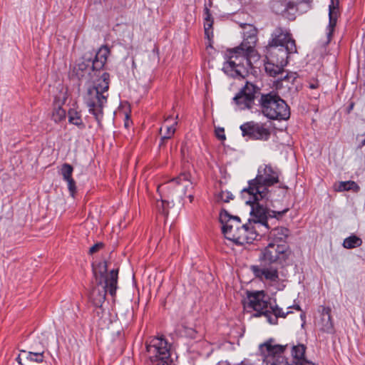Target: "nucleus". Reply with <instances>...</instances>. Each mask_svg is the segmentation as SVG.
I'll return each instance as SVG.
<instances>
[{
	"mask_svg": "<svg viewBox=\"0 0 365 365\" xmlns=\"http://www.w3.org/2000/svg\"><path fill=\"white\" fill-rule=\"evenodd\" d=\"M338 1L337 0H331V4L329 6V22L327 27L328 33L327 38L329 41L331 37L332 36L334 29L336 25V21L338 17Z\"/></svg>",
	"mask_w": 365,
	"mask_h": 365,
	"instance_id": "nucleus-20",
	"label": "nucleus"
},
{
	"mask_svg": "<svg viewBox=\"0 0 365 365\" xmlns=\"http://www.w3.org/2000/svg\"><path fill=\"white\" fill-rule=\"evenodd\" d=\"M362 240L356 235H351L344 240L343 246L346 249H352L361 246Z\"/></svg>",
	"mask_w": 365,
	"mask_h": 365,
	"instance_id": "nucleus-27",
	"label": "nucleus"
},
{
	"mask_svg": "<svg viewBox=\"0 0 365 365\" xmlns=\"http://www.w3.org/2000/svg\"><path fill=\"white\" fill-rule=\"evenodd\" d=\"M92 69V66H90V61H88V63H86L85 62H82L78 64L77 66V70L81 71L82 73H78V76H81V77H83L85 75V73L89 72V71ZM90 74V73H88Z\"/></svg>",
	"mask_w": 365,
	"mask_h": 365,
	"instance_id": "nucleus-33",
	"label": "nucleus"
},
{
	"mask_svg": "<svg viewBox=\"0 0 365 365\" xmlns=\"http://www.w3.org/2000/svg\"><path fill=\"white\" fill-rule=\"evenodd\" d=\"M250 34L248 36L250 41L242 43L237 47L226 51L222 70L232 78H245L252 68L250 57L255 52L254 44L256 41V31L249 25Z\"/></svg>",
	"mask_w": 365,
	"mask_h": 365,
	"instance_id": "nucleus-2",
	"label": "nucleus"
},
{
	"mask_svg": "<svg viewBox=\"0 0 365 365\" xmlns=\"http://www.w3.org/2000/svg\"><path fill=\"white\" fill-rule=\"evenodd\" d=\"M224 132V128H218L216 130V135L220 140H225L226 138Z\"/></svg>",
	"mask_w": 365,
	"mask_h": 365,
	"instance_id": "nucleus-38",
	"label": "nucleus"
},
{
	"mask_svg": "<svg viewBox=\"0 0 365 365\" xmlns=\"http://www.w3.org/2000/svg\"><path fill=\"white\" fill-rule=\"evenodd\" d=\"M146 350L152 361H164L170 357V346L163 337H155L146 344Z\"/></svg>",
	"mask_w": 365,
	"mask_h": 365,
	"instance_id": "nucleus-12",
	"label": "nucleus"
},
{
	"mask_svg": "<svg viewBox=\"0 0 365 365\" xmlns=\"http://www.w3.org/2000/svg\"><path fill=\"white\" fill-rule=\"evenodd\" d=\"M267 51L270 53L275 51L276 53H281L283 51L288 57L289 54L297 53L295 40L292 38L290 31L282 26L276 27L271 34Z\"/></svg>",
	"mask_w": 365,
	"mask_h": 365,
	"instance_id": "nucleus-6",
	"label": "nucleus"
},
{
	"mask_svg": "<svg viewBox=\"0 0 365 365\" xmlns=\"http://www.w3.org/2000/svg\"><path fill=\"white\" fill-rule=\"evenodd\" d=\"M280 171L270 164L260 165L256 177L248 181V186L241 191V196L247 205H252L250 215L259 222L267 225L269 217L280 218L287 211L274 210L272 202L269 200L271 188L279 182Z\"/></svg>",
	"mask_w": 365,
	"mask_h": 365,
	"instance_id": "nucleus-1",
	"label": "nucleus"
},
{
	"mask_svg": "<svg viewBox=\"0 0 365 365\" xmlns=\"http://www.w3.org/2000/svg\"><path fill=\"white\" fill-rule=\"evenodd\" d=\"M258 92V88L250 83H247L233 100L240 109H251L255 104V98Z\"/></svg>",
	"mask_w": 365,
	"mask_h": 365,
	"instance_id": "nucleus-14",
	"label": "nucleus"
},
{
	"mask_svg": "<svg viewBox=\"0 0 365 365\" xmlns=\"http://www.w3.org/2000/svg\"><path fill=\"white\" fill-rule=\"evenodd\" d=\"M73 171V168L72 165L68 163H64L61 170V173L63 176V179L64 180H68L70 178H72V174Z\"/></svg>",
	"mask_w": 365,
	"mask_h": 365,
	"instance_id": "nucleus-30",
	"label": "nucleus"
},
{
	"mask_svg": "<svg viewBox=\"0 0 365 365\" xmlns=\"http://www.w3.org/2000/svg\"><path fill=\"white\" fill-rule=\"evenodd\" d=\"M109 53L110 51L107 46H102L99 48L92 61L93 71H98L104 66Z\"/></svg>",
	"mask_w": 365,
	"mask_h": 365,
	"instance_id": "nucleus-21",
	"label": "nucleus"
},
{
	"mask_svg": "<svg viewBox=\"0 0 365 365\" xmlns=\"http://www.w3.org/2000/svg\"><path fill=\"white\" fill-rule=\"evenodd\" d=\"M168 188H173L174 192L180 198H182L190 190L192 189V183L190 180V174L182 173L176 178L170 180L166 185Z\"/></svg>",
	"mask_w": 365,
	"mask_h": 365,
	"instance_id": "nucleus-17",
	"label": "nucleus"
},
{
	"mask_svg": "<svg viewBox=\"0 0 365 365\" xmlns=\"http://www.w3.org/2000/svg\"><path fill=\"white\" fill-rule=\"evenodd\" d=\"M233 199V195L229 191H221L216 195L217 202H229Z\"/></svg>",
	"mask_w": 365,
	"mask_h": 365,
	"instance_id": "nucleus-32",
	"label": "nucleus"
},
{
	"mask_svg": "<svg viewBox=\"0 0 365 365\" xmlns=\"http://www.w3.org/2000/svg\"><path fill=\"white\" fill-rule=\"evenodd\" d=\"M269 8L274 14L294 21L299 10V2L293 0H272L269 2Z\"/></svg>",
	"mask_w": 365,
	"mask_h": 365,
	"instance_id": "nucleus-10",
	"label": "nucleus"
},
{
	"mask_svg": "<svg viewBox=\"0 0 365 365\" xmlns=\"http://www.w3.org/2000/svg\"><path fill=\"white\" fill-rule=\"evenodd\" d=\"M296 73H292L290 75L289 74H287L286 76H283L281 78V79H283V80H289L290 78L292 79V81L296 78V76H295Z\"/></svg>",
	"mask_w": 365,
	"mask_h": 365,
	"instance_id": "nucleus-40",
	"label": "nucleus"
},
{
	"mask_svg": "<svg viewBox=\"0 0 365 365\" xmlns=\"http://www.w3.org/2000/svg\"><path fill=\"white\" fill-rule=\"evenodd\" d=\"M331 309L330 307H322L321 310V318L318 322L319 329L329 334L334 333V323L331 316Z\"/></svg>",
	"mask_w": 365,
	"mask_h": 365,
	"instance_id": "nucleus-18",
	"label": "nucleus"
},
{
	"mask_svg": "<svg viewBox=\"0 0 365 365\" xmlns=\"http://www.w3.org/2000/svg\"><path fill=\"white\" fill-rule=\"evenodd\" d=\"M188 198H189V200H190V202H192V200H193V198H194L193 195H192V194H189V195H188Z\"/></svg>",
	"mask_w": 365,
	"mask_h": 365,
	"instance_id": "nucleus-43",
	"label": "nucleus"
},
{
	"mask_svg": "<svg viewBox=\"0 0 365 365\" xmlns=\"http://www.w3.org/2000/svg\"><path fill=\"white\" fill-rule=\"evenodd\" d=\"M98 267L99 270H95L94 274L97 280L98 274H99L101 279L98 284H102V280H104V285L101 288L99 286L93 287L90 293V299L96 307H101L105 302L107 292L113 297L115 295L118 269H113L107 274L108 266L106 262L99 263Z\"/></svg>",
	"mask_w": 365,
	"mask_h": 365,
	"instance_id": "nucleus-4",
	"label": "nucleus"
},
{
	"mask_svg": "<svg viewBox=\"0 0 365 365\" xmlns=\"http://www.w3.org/2000/svg\"><path fill=\"white\" fill-rule=\"evenodd\" d=\"M267 61L264 63V69L270 76L275 77L278 74H282L284 67L288 63V56L284 52L276 53L275 51L272 53L267 51Z\"/></svg>",
	"mask_w": 365,
	"mask_h": 365,
	"instance_id": "nucleus-11",
	"label": "nucleus"
},
{
	"mask_svg": "<svg viewBox=\"0 0 365 365\" xmlns=\"http://www.w3.org/2000/svg\"><path fill=\"white\" fill-rule=\"evenodd\" d=\"M110 75L104 72L93 87L88 88L83 96V101L99 125L103 117V107L107 103Z\"/></svg>",
	"mask_w": 365,
	"mask_h": 365,
	"instance_id": "nucleus-3",
	"label": "nucleus"
},
{
	"mask_svg": "<svg viewBox=\"0 0 365 365\" xmlns=\"http://www.w3.org/2000/svg\"><path fill=\"white\" fill-rule=\"evenodd\" d=\"M356 139L359 141V148H361L363 146L365 145V133L361 135H358Z\"/></svg>",
	"mask_w": 365,
	"mask_h": 365,
	"instance_id": "nucleus-37",
	"label": "nucleus"
},
{
	"mask_svg": "<svg viewBox=\"0 0 365 365\" xmlns=\"http://www.w3.org/2000/svg\"><path fill=\"white\" fill-rule=\"evenodd\" d=\"M66 112L61 106H57L53 108L52 118L56 123L61 122L66 119Z\"/></svg>",
	"mask_w": 365,
	"mask_h": 365,
	"instance_id": "nucleus-29",
	"label": "nucleus"
},
{
	"mask_svg": "<svg viewBox=\"0 0 365 365\" xmlns=\"http://www.w3.org/2000/svg\"><path fill=\"white\" fill-rule=\"evenodd\" d=\"M259 106L262 114L271 120H287L290 111L288 105L279 96L269 93L262 94Z\"/></svg>",
	"mask_w": 365,
	"mask_h": 365,
	"instance_id": "nucleus-5",
	"label": "nucleus"
},
{
	"mask_svg": "<svg viewBox=\"0 0 365 365\" xmlns=\"http://www.w3.org/2000/svg\"><path fill=\"white\" fill-rule=\"evenodd\" d=\"M156 208L160 214L166 216L169 212V202L163 200H158L156 202Z\"/></svg>",
	"mask_w": 365,
	"mask_h": 365,
	"instance_id": "nucleus-31",
	"label": "nucleus"
},
{
	"mask_svg": "<svg viewBox=\"0 0 365 365\" xmlns=\"http://www.w3.org/2000/svg\"><path fill=\"white\" fill-rule=\"evenodd\" d=\"M212 24L213 20H207V21L204 22L205 34L208 39L213 36Z\"/></svg>",
	"mask_w": 365,
	"mask_h": 365,
	"instance_id": "nucleus-34",
	"label": "nucleus"
},
{
	"mask_svg": "<svg viewBox=\"0 0 365 365\" xmlns=\"http://www.w3.org/2000/svg\"><path fill=\"white\" fill-rule=\"evenodd\" d=\"M318 87H319V83L318 82H315V83L309 84V88H312V89H315V88H317Z\"/></svg>",
	"mask_w": 365,
	"mask_h": 365,
	"instance_id": "nucleus-41",
	"label": "nucleus"
},
{
	"mask_svg": "<svg viewBox=\"0 0 365 365\" xmlns=\"http://www.w3.org/2000/svg\"><path fill=\"white\" fill-rule=\"evenodd\" d=\"M237 365H247V364H245L244 362H242V363H240V364H237Z\"/></svg>",
	"mask_w": 365,
	"mask_h": 365,
	"instance_id": "nucleus-45",
	"label": "nucleus"
},
{
	"mask_svg": "<svg viewBox=\"0 0 365 365\" xmlns=\"http://www.w3.org/2000/svg\"><path fill=\"white\" fill-rule=\"evenodd\" d=\"M250 269L256 278L269 285H273L279 279L278 269L273 266L252 265Z\"/></svg>",
	"mask_w": 365,
	"mask_h": 365,
	"instance_id": "nucleus-16",
	"label": "nucleus"
},
{
	"mask_svg": "<svg viewBox=\"0 0 365 365\" xmlns=\"http://www.w3.org/2000/svg\"><path fill=\"white\" fill-rule=\"evenodd\" d=\"M312 0H298V1H295V2H299V5L301 3H305V4H309L312 3Z\"/></svg>",
	"mask_w": 365,
	"mask_h": 365,
	"instance_id": "nucleus-42",
	"label": "nucleus"
},
{
	"mask_svg": "<svg viewBox=\"0 0 365 365\" xmlns=\"http://www.w3.org/2000/svg\"><path fill=\"white\" fill-rule=\"evenodd\" d=\"M21 352L26 353V359L30 361H34L36 363H41L43 361L44 359V351H21Z\"/></svg>",
	"mask_w": 365,
	"mask_h": 365,
	"instance_id": "nucleus-28",
	"label": "nucleus"
},
{
	"mask_svg": "<svg viewBox=\"0 0 365 365\" xmlns=\"http://www.w3.org/2000/svg\"><path fill=\"white\" fill-rule=\"evenodd\" d=\"M103 247V244L101 243V242H98V243H96L94 245H93L90 249H89V254L90 255H93L96 252H97L98 250H100L102 247Z\"/></svg>",
	"mask_w": 365,
	"mask_h": 365,
	"instance_id": "nucleus-36",
	"label": "nucleus"
},
{
	"mask_svg": "<svg viewBox=\"0 0 365 365\" xmlns=\"http://www.w3.org/2000/svg\"><path fill=\"white\" fill-rule=\"evenodd\" d=\"M289 231L285 227H277L272 230L269 235V243L284 244L287 243V239Z\"/></svg>",
	"mask_w": 365,
	"mask_h": 365,
	"instance_id": "nucleus-22",
	"label": "nucleus"
},
{
	"mask_svg": "<svg viewBox=\"0 0 365 365\" xmlns=\"http://www.w3.org/2000/svg\"><path fill=\"white\" fill-rule=\"evenodd\" d=\"M334 189L337 192L353 190L356 192L360 190L359 186L354 181H341L334 185Z\"/></svg>",
	"mask_w": 365,
	"mask_h": 365,
	"instance_id": "nucleus-26",
	"label": "nucleus"
},
{
	"mask_svg": "<svg viewBox=\"0 0 365 365\" xmlns=\"http://www.w3.org/2000/svg\"><path fill=\"white\" fill-rule=\"evenodd\" d=\"M162 365H168L166 362H163Z\"/></svg>",
	"mask_w": 365,
	"mask_h": 365,
	"instance_id": "nucleus-46",
	"label": "nucleus"
},
{
	"mask_svg": "<svg viewBox=\"0 0 365 365\" xmlns=\"http://www.w3.org/2000/svg\"><path fill=\"white\" fill-rule=\"evenodd\" d=\"M68 184V190L72 196H73L74 193L76 191V182L73 178H70L66 180Z\"/></svg>",
	"mask_w": 365,
	"mask_h": 365,
	"instance_id": "nucleus-35",
	"label": "nucleus"
},
{
	"mask_svg": "<svg viewBox=\"0 0 365 365\" xmlns=\"http://www.w3.org/2000/svg\"><path fill=\"white\" fill-rule=\"evenodd\" d=\"M171 120V117H168L160 129V133L162 135L160 146L163 145L165 140L171 138L175 132V125L178 123L176 120H173L172 123H169V121Z\"/></svg>",
	"mask_w": 365,
	"mask_h": 365,
	"instance_id": "nucleus-23",
	"label": "nucleus"
},
{
	"mask_svg": "<svg viewBox=\"0 0 365 365\" xmlns=\"http://www.w3.org/2000/svg\"><path fill=\"white\" fill-rule=\"evenodd\" d=\"M205 21H207V20H212V16H211V14L210 12V10L206 7L205 9Z\"/></svg>",
	"mask_w": 365,
	"mask_h": 365,
	"instance_id": "nucleus-39",
	"label": "nucleus"
},
{
	"mask_svg": "<svg viewBox=\"0 0 365 365\" xmlns=\"http://www.w3.org/2000/svg\"><path fill=\"white\" fill-rule=\"evenodd\" d=\"M243 137H247L253 140L267 141L271 135V131L264 124L249 121L240 127Z\"/></svg>",
	"mask_w": 365,
	"mask_h": 365,
	"instance_id": "nucleus-8",
	"label": "nucleus"
},
{
	"mask_svg": "<svg viewBox=\"0 0 365 365\" xmlns=\"http://www.w3.org/2000/svg\"><path fill=\"white\" fill-rule=\"evenodd\" d=\"M220 221L222 225V232L227 240L238 239V240H244L245 238L237 236L239 227L242 225L240 217L231 216L227 211L222 210L220 214Z\"/></svg>",
	"mask_w": 365,
	"mask_h": 365,
	"instance_id": "nucleus-13",
	"label": "nucleus"
},
{
	"mask_svg": "<svg viewBox=\"0 0 365 365\" xmlns=\"http://www.w3.org/2000/svg\"><path fill=\"white\" fill-rule=\"evenodd\" d=\"M247 300L245 306L252 308L259 313L257 316L267 314L270 311L269 307L274 305V301L267 300L264 291L247 292Z\"/></svg>",
	"mask_w": 365,
	"mask_h": 365,
	"instance_id": "nucleus-9",
	"label": "nucleus"
},
{
	"mask_svg": "<svg viewBox=\"0 0 365 365\" xmlns=\"http://www.w3.org/2000/svg\"><path fill=\"white\" fill-rule=\"evenodd\" d=\"M304 317V314H301V317Z\"/></svg>",
	"mask_w": 365,
	"mask_h": 365,
	"instance_id": "nucleus-47",
	"label": "nucleus"
},
{
	"mask_svg": "<svg viewBox=\"0 0 365 365\" xmlns=\"http://www.w3.org/2000/svg\"><path fill=\"white\" fill-rule=\"evenodd\" d=\"M306 346L304 344L293 345L292 356L295 365H317L304 357Z\"/></svg>",
	"mask_w": 365,
	"mask_h": 365,
	"instance_id": "nucleus-19",
	"label": "nucleus"
},
{
	"mask_svg": "<svg viewBox=\"0 0 365 365\" xmlns=\"http://www.w3.org/2000/svg\"><path fill=\"white\" fill-rule=\"evenodd\" d=\"M294 307H295V309H297V310H300V309H300V307H299V305H297V306H295Z\"/></svg>",
	"mask_w": 365,
	"mask_h": 365,
	"instance_id": "nucleus-44",
	"label": "nucleus"
},
{
	"mask_svg": "<svg viewBox=\"0 0 365 365\" xmlns=\"http://www.w3.org/2000/svg\"><path fill=\"white\" fill-rule=\"evenodd\" d=\"M251 216L252 217V220H249L248 223L242 224V225L239 227L240 228L237 232V236L245 238L244 240H238V239H228L229 240L232 241L236 245H243L245 244L251 243L256 239L257 234L255 231V227L252 225V221H253L254 223H259V222L257 221L256 218L252 215ZM259 224L263 225L261 222H259ZM264 226L268 228L267 224V225H264Z\"/></svg>",
	"mask_w": 365,
	"mask_h": 365,
	"instance_id": "nucleus-15",
	"label": "nucleus"
},
{
	"mask_svg": "<svg viewBox=\"0 0 365 365\" xmlns=\"http://www.w3.org/2000/svg\"><path fill=\"white\" fill-rule=\"evenodd\" d=\"M274 305L269 307V310L267 314H264L267 317L268 322L271 324H277L278 322V317L285 318L287 315L291 312L287 311V312H283L282 309L279 307L274 300Z\"/></svg>",
	"mask_w": 365,
	"mask_h": 365,
	"instance_id": "nucleus-24",
	"label": "nucleus"
},
{
	"mask_svg": "<svg viewBox=\"0 0 365 365\" xmlns=\"http://www.w3.org/2000/svg\"><path fill=\"white\" fill-rule=\"evenodd\" d=\"M291 250L287 243H269L261 252L260 259L264 264H282L291 255Z\"/></svg>",
	"mask_w": 365,
	"mask_h": 365,
	"instance_id": "nucleus-7",
	"label": "nucleus"
},
{
	"mask_svg": "<svg viewBox=\"0 0 365 365\" xmlns=\"http://www.w3.org/2000/svg\"><path fill=\"white\" fill-rule=\"evenodd\" d=\"M68 122L80 129H84L86 125L81 118V112L76 108H70L68 111Z\"/></svg>",
	"mask_w": 365,
	"mask_h": 365,
	"instance_id": "nucleus-25",
	"label": "nucleus"
}]
</instances>
